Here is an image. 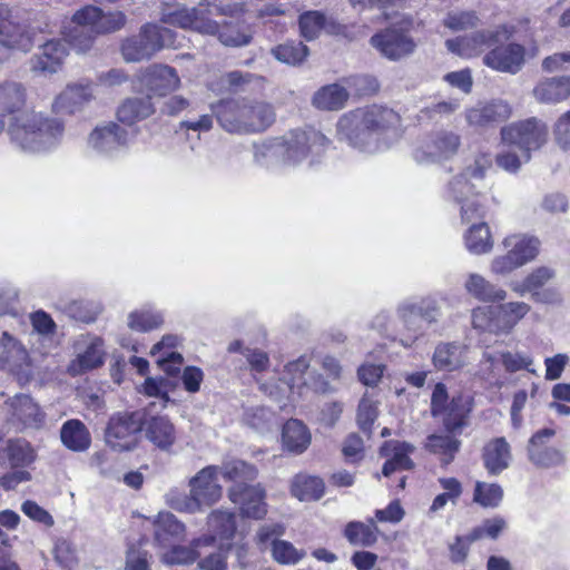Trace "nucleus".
Returning <instances> with one entry per match:
<instances>
[{"label": "nucleus", "instance_id": "obj_1", "mask_svg": "<svg viewBox=\"0 0 570 570\" xmlns=\"http://www.w3.org/2000/svg\"><path fill=\"white\" fill-rule=\"evenodd\" d=\"M27 90L18 81L0 83V117H9L7 128L12 145L26 153H42L57 147L63 136V124L38 112L21 114Z\"/></svg>", "mask_w": 570, "mask_h": 570}, {"label": "nucleus", "instance_id": "obj_2", "mask_svg": "<svg viewBox=\"0 0 570 570\" xmlns=\"http://www.w3.org/2000/svg\"><path fill=\"white\" fill-rule=\"evenodd\" d=\"M509 37L508 29L499 26L470 36L449 39L445 46L449 51L463 58L480 56L485 49L491 48L483 56V63L492 70L515 75L525 63V48L515 42L499 45Z\"/></svg>", "mask_w": 570, "mask_h": 570}, {"label": "nucleus", "instance_id": "obj_3", "mask_svg": "<svg viewBox=\"0 0 570 570\" xmlns=\"http://www.w3.org/2000/svg\"><path fill=\"white\" fill-rule=\"evenodd\" d=\"M399 125L400 116L394 110L373 105L344 114L337 121V135L353 147L376 153L386 147L384 136Z\"/></svg>", "mask_w": 570, "mask_h": 570}, {"label": "nucleus", "instance_id": "obj_4", "mask_svg": "<svg viewBox=\"0 0 570 570\" xmlns=\"http://www.w3.org/2000/svg\"><path fill=\"white\" fill-rule=\"evenodd\" d=\"M217 122L228 134H258L269 128L276 111L272 104L247 98L224 99L212 105Z\"/></svg>", "mask_w": 570, "mask_h": 570}, {"label": "nucleus", "instance_id": "obj_5", "mask_svg": "<svg viewBox=\"0 0 570 570\" xmlns=\"http://www.w3.org/2000/svg\"><path fill=\"white\" fill-rule=\"evenodd\" d=\"M309 366V361L306 356H301L297 360L289 362L285 366L284 379L278 384L261 383V390L268 394L279 404L283 410L287 406L286 401L295 402V389L297 395H302V387L309 386L314 392L321 394L333 393L336 389L321 375H309V380L305 379L306 371Z\"/></svg>", "mask_w": 570, "mask_h": 570}, {"label": "nucleus", "instance_id": "obj_6", "mask_svg": "<svg viewBox=\"0 0 570 570\" xmlns=\"http://www.w3.org/2000/svg\"><path fill=\"white\" fill-rule=\"evenodd\" d=\"M328 139L318 130L308 128L293 130L285 144L281 141L255 146V159L262 163L263 158L285 151V158L291 164H298L309 155L320 156L328 145Z\"/></svg>", "mask_w": 570, "mask_h": 570}, {"label": "nucleus", "instance_id": "obj_7", "mask_svg": "<svg viewBox=\"0 0 570 570\" xmlns=\"http://www.w3.org/2000/svg\"><path fill=\"white\" fill-rule=\"evenodd\" d=\"M501 246L504 253L495 255L489 268L493 276L507 277L538 257L541 242L533 235L515 233L507 235Z\"/></svg>", "mask_w": 570, "mask_h": 570}, {"label": "nucleus", "instance_id": "obj_8", "mask_svg": "<svg viewBox=\"0 0 570 570\" xmlns=\"http://www.w3.org/2000/svg\"><path fill=\"white\" fill-rule=\"evenodd\" d=\"M219 466L207 465L198 471L188 482L189 497L171 500L174 509L196 513L203 510V507L215 504L223 493V488L218 483Z\"/></svg>", "mask_w": 570, "mask_h": 570}, {"label": "nucleus", "instance_id": "obj_9", "mask_svg": "<svg viewBox=\"0 0 570 570\" xmlns=\"http://www.w3.org/2000/svg\"><path fill=\"white\" fill-rule=\"evenodd\" d=\"M171 30L155 23H145L139 32L121 41L120 52L126 62L149 60L165 47Z\"/></svg>", "mask_w": 570, "mask_h": 570}, {"label": "nucleus", "instance_id": "obj_10", "mask_svg": "<svg viewBox=\"0 0 570 570\" xmlns=\"http://www.w3.org/2000/svg\"><path fill=\"white\" fill-rule=\"evenodd\" d=\"M411 22L401 21L374 33L371 46L387 60L399 61L411 56L416 42L410 35Z\"/></svg>", "mask_w": 570, "mask_h": 570}, {"label": "nucleus", "instance_id": "obj_11", "mask_svg": "<svg viewBox=\"0 0 570 570\" xmlns=\"http://www.w3.org/2000/svg\"><path fill=\"white\" fill-rule=\"evenodd\" d=\"M500 134L505 147H515L531 155L547 142L548 126L543 120L531 117L502 127Z\"/></svg>", "mask_w": 570, "mask_h": 570}, {"label": "nucleus", "instance_id": "obj_12", "mask_svg": "<svg viewBox=\"0 0 570 570\" xmlns=\"http://www.w3.org/2000/svg\"><path fill=\"white\" fill-rule=\"evenodd\" d=\"M397 316L404 327L411 333L406 340H401L402 345L411 346L423 334V323H435L441 316V308L436 299L426 297L419 301L406 299L397 307Z\"/></svg>", "mask_w": 570, "mask_h": 570}, {"label": "nucleus", "instance_id": "obj_13", "mask_svg": "<svg viewBox=\"0 0 570 570\" xmlns=\"http://www.w3.org/2000/svg\"><path fill=\"white\" fill-rule=\"evenodd\" d=\"M160 20L164 23L184 30H193L200 35L215 36L218 33V22L209 18V9L176 4L163 8Z\"/></svg>", "mask_w": 570, "mask_h": 570}, {"label": "nucleus", "instance_id": "obj_14", "mask_svg": "<svg viewBox=\"0 0 570 570\" xmlns=\"http://www.w3.org/2000/svg\"><path fill=\"white\" fill-rule=\"evenodd\" d=\"M144 414L126 412L112 416L106 430V442L115 451H130L137 445V433L142 430Z\"/></svg>", "mask_w": 570, "mask_h": 570}, {"label": "nucleus", "instance_id": "obj_15", "mask_svg": "<svg viewBox=\"0 0 570 570\" xmlns=\"http://www.w3.org/2000/svg\"><path fill=\"white\" fill-rule=\"evenodd\" d=\"M100 17V8L86 6L76 11L71 19L72 27L63 32L67 42L78 52H87L94 45Z\"/></svg>", "mask_w": 570, "mask_h": 570}, {"label": "nucleus", "instance_id": "obj_16", "mask_svg": "<svg viewBox=\"0 0 570 570\" xmlns=\"http://www.w3.org/2000/svg\"><path fill=\"white\" fill-rule=\"evenodd\" d=\"M492 166V158L489 154H479L473 163L464 171L455 176L449 184V191L453 199H462L464 190L475 195H482L488 185L484 181L485 173Z\"/></svg>", "mask_w": 570, "mask_h": 570}, {"label": "nucleus", "instance_id": "obj_17", "mask_svg": "<svg viewBox=\"0 0 570 570\" xmlns=\"http://www.w3.org/2000/svg\"><path fill=\"white\" fill-rule=\"evenodd\" d=\"M228 498L239 507L243 517L261 520L267 513L266 491L261 483L234 484L228 489Z\"/></svg>", "mask_w": 570, "mask_h": 570}, {"label": "nucleus", "instance_id": "obj_18", "mask_svg": "<svg viewBox=\"0 0 570 570\" xmlns=\"http://www.w3.org/2000/svg\"><path fill=\"white\" fill-rule=\"evenodd\" d=\"M208 535L195 540L196 548L210 547L217 543L230 549L236 533L235 514L220 509L213 511L208 515Z\"/></svg>", "mask_w": 570, "mask_h": 570}, {"label": "nucleus", "instance_id": "obj_19", "mask_svg": "<svg viewBox=\"0 0 570 570\" xmlns=\"http://www.w3.org/2000/svg\"><path fill=\"white\" fill-rule=\"evenodd\" d=\"M9 420L23 429L39 430L46 423V413L40 405L27 394H18L7 403Z\"/></svg>", "mask_w": 570, "mask_h": 570}, {"label": "nucleus", "instance_id": "obj_20", "mask_svg": "<svg viewBox=\"0 0 570 570\" xmlns=\"http://www.w3.org/2000/svg\"><path fill=\"white\" fill-rule=\"evenodd\" d=\"M460 145L461 139L458 134L439 131L430 141L415 149L414 159L423 165L448 159L456 154Z\"/></svg>", "mask_w": 570, "mask_h": 570}, {"label": "nucleus", "instance_id": "obj_21", "mask_svg": "<svg viewBox=\"0 0 570 570\" xmlns=\"http://www.w3.org/2000/svg\"><path fill=\"white\" fill-rule=\"evenodd\" d=\"M554 435L553 429L546 428L531 436L528 444V456L534 465L550 468L564 461L562 451L549 444Z\"/></svg>", "mask_w": 570, "mask_h": 570}, {"label": "nucleus", "instance_id": "obj_22", "mask_svg": "<svg viewBox=\"0 0 570 570\" xmlns=\"http://www.w3.org/2000/svg\"><path fill=\"white\" fill-rule=\"evenodd\" d=\"M94 99L95 89L91 82H72L56 97L52 108L57 114L72 115L81 111Z\"/></svg>", "mask_w": 570, "mask_h": 570}, {"label": "nucleus", "instance_id": "obj_23", "mask_svg": "<svg viewBox=\"0 0 570 570\" xmlns=\"http://www.w3.org/2000/svg\"><path fill=\"white\" fill-rule=\"evenodd\" d=\"M512 115L511 106L502 100L494 99L488 102H479L466 109L465 119L475 128H488L494 124L505 121Z\"/></svg>", "mask_w": 570, "mask_h": 570}, {"label": "nucleus", "instance_id": "obj_24", "mask_svg": "<svg viewBox=\"0 0 570 570\" xmlns=\"http://www.w3.org/2000/svg\"><path fill=\"white\" fill-rule=\"evenodd\" d=\"M139 81L142 87L157 96H165L180 87L177 71L166 65H153L146 68L140 73Z\"/></svg>", "mask_w": 570, "mask_h": 570}, {"label": "nucleus", "instance_id": "obj_25", "mask_svg": "<svg viewBox=\"0 0 570 570\" xmlns=\"http://www.w3.org/2000/svg\"><path fill=\"white\" fill-rule=\"evenodd\" d=\"M142 430L146 439L158 450L171 453L177 442L174 423L165 415L142 417Z\"/></svg>", "mask_w": 570, "mask_h": 570}, {"label": "nucleus", "instance_id": "obj_26", "mask_svg": "<svg viewBox=\"0 0 570 570\" xmlns=\"http://www.w3.org/2000/svg\"><path fill=\"white\" fill-rule=\"evenodd\" d=\"M66 41L50 40L43 43L30 60L31 70L43 76L57 72L68 56Z\"/></svg>", "mask_w": 570, "mask_h": 570}, {"label": "nucleus", "instance_id": "obj_27", "mask_svg": "<svg viewBox=\"0 0 570 570\" xmlns=\"http://www.w3.org/2000/svg\"><path fill=\"white\" fill-rule=\"evenodd\" d=\"M33 46L31 32L10 20H0V62L9 58L11 50L29 51Z\"/></svg>", "mask_w": 570, "mask_h": 570}, {"label": "nucleus", "instance_id": "obj_28", "mask_svg": "<svg viewBox=\"0 0 570 570\" xmlns=\"http://www.w3.org/2000/svg\"><path fill=\"white\" fill-rule=\"evenodd\" d=\"M126 144V130L115 122L96 127L88 138V146L101 155H110Z\"/></svg>", "mask_w": 570, "mask_h": 570}, {"label": "nucleus", "instance_id": "obj_29", "mask_svg": "<svg viewBox=\"0 0 570 570\" xmlns=\"http://www.w3.org/2000/svg\"><path fill=\"white\" fill-rule=\"evenodd\" d=\"M463 288L469 296L483 303H499L508 297V292L504 288L476 272L465 275Z\"/></svg>", "mask_w": 570, "mask_h": 570}, {"label": "nucleus", "instance_id": "obj_30", "mask_svg": "<svg viewBox=\"0 0 570 570\" xmlns=\"http://www.w3.org/2000/svg\"><path fill=\"white\" fill-rule=\"evenodd\" d=\"M532 96L542 105H557L570 98V76L544 78L532 89Z\"/></svg>", "mask_w": 570, "mask_h": 570}, {"label": "nucleus", "instance_id": "obj_31", "mask_svg": "<svg viewBox=\"0 0 570 570\" xmlns=\"http://www.w3.org/2000/svg\"><path fill=\"white\" fill-rule=\"evenodd\" d=\"M302 37L312 41L316 39L322 30L330 35H341L344 27L336 22L333 18H327L323 12L311 10L302 13L298 19Z\"/></svg>", "mask_w": 570, "mask_h": 570}, {"label": "nucleus", "instance_id": "obj_32", "mask_svg": "<svg viewBox=\"0 0 570 570\" xmlns=\"http://www.w3.org/2000/svg\"><path fill=\"white\" fill-rule=\"evenodd\" d=\"M415 448L401 441H389L385 442L381 448V455L389 458L384 463L382 473L385 476L391 475L397 470H411L414 468V463L410 458V454L414 452Z\"/></svg>", "mask_w": 570, "mask_h": 570}, {"label": "nucleus", "instance_id": "obj_33", "mask_svg": "<svg viewBox=\"0 0 570 570\" xmlns=\"http://www.w3.org/2000/svg\"><path fill=\"white\" fill-rule=\"evenodd\" d=\"M497 327L500 334H509L529 314L530 304L523 301L501 302L494 305Z\"/></svg>", "mask_w": 570, "mask_h": 570}, {"label": "nucleus", "instance_id": "obj_34", "mask_svg": "<svg viewBox=\"0 0 570 570\" xmlns=\"http://www.w3.org/2000/svg\"><path fill=\"white\" fill-rule=\"evenodd\" d=\"M178 344V336L165 335L150 350L151 356L168 375H175L183 364L181 354L174 352L173 348Z\"/></svg>", "mask_w": 570, "mask_h": 570}, {"label": "nucleus", "instance_id": "obj_35", "mask_svg": "<svg viewBox=\"0 0 570 570\" xmlns=\"http://www.w3.org/2000/svg\"><path fill=\"white\" fill-rule=\"evenodd\" d=\"M557 276V271L547 265L532 268L521 282H512L510 288L519 296L532 294L551 283Z\"/></svg>", "mask_w": 570, "mask_h": 570}, {"label": "nucleus", "instance_id": "obj_36", "mask_svg": "<svg viewBox=\"0 0 570 570\" xmlns=\"http://www.w3.org/2000/svg\"><path fill=\"white\" fill-rule=\"evenodd\" d=\"M0 363L10 371H20L29 365L27 350L7 332H3L0 340Z\"/></svg>", "mask_w": 570, "mask_h": 570}, {"label": "nucleus", "instance_id": "obj_37", "mask_svg": "<svg viewBox=\"0 0 570 570\" xmlns=\"http://www.w3.org/2000/svg\"><path fill=\"white\" fill-rule=\"evenodd\" d=\"M60 440L68 450L73 452H85L91 444L89 430L77 419H70L62 424Z\"/></svg>", "mask_w": 570, "mask_h": 570}, {"label": "nucleus", "instance_id": "obj_38", "mask_svg": "<svg viewBox=\"0 0 570 570\" xmlns=\"http://www.w3.org/2000/svg\"><path fill=\"white\" fill-rule=\"evenodd\" d=\"M311 433L302 421L291 419L284 424L282 442L288 452L294 454L305 452L311 444Z\"/></svg>", "mask_w": 570, "mask_h": 570}, {"label": "nucleus", "instance_id": "obj_39", "mask_svg": "<svg viewBox=\"0 0 570 570\" xmlns=\"http://www.w3.org/2000/svg\"><path fill=\"white\" fill-rule=\"evenodd\" d=\"M348 92L338 83L321 87L312 97V106L318 110L336 111L344 108Z\"/></svg>", "mask_w": 570, "mask_h": 570}, {"label": "nucleus", "instance_id": "obj_40", "mask_svg": "<svg viewBox=\"0 0 570 570\" xmlns=\"http://www.w3.org/2000/svg\"><path fill=\"white\" fill-rule=\"evenodd\" d=\"M466 250L472 255H485L493 248L494 242L487 223L471 225L463 235Z\"/></svg>", "mask_w": 570, "mask_h": 570}, {"label": "nucleus", "instance_id": "obj_41", "mask_svg": "<svg viewBox=\"0 0 570 570\" xmlns=\"http://www.w3.org/2000/svg\"><path fill=\"white\" fill-rule=\"evenodd\" d=\"M484 465L489 473L497 475L508 469L511 461L510 445L504 438L495 439L484 448Z\"/></svg>", "mask_w": 570, "mask_h": 570}, {"label": "nucleus", "instance_id": "obj_42", "mask_svg": "<svg viewBox=\"0 0 570 570\" xmlns=\"http://www.w3.org/2000/svg\"><path fill=\"white\" fill-rule=\"evenodd\" d=\"M465 350L456 343H441L435 347L433 364L440 371H455L465 364Z\"/></svg>", "mask_w": 570, "mask_h": 570}, {"label": "nucleus", "instance_id": "obj_43", "mask_svg": "<svg viewBox=\"0 0 570 570\" xmlns=\"http://www.w3.org/2000/svg\"><path fill=\"white\" fill-rule=\"evenodd\" d=\"M104 341L100 337H90L86 351L69 365V373L77 375L98 367L104 363Z\"/></svg>", "mask_w": 570, "mask_h": 570}, {"label": "nucleus", "instance_id": "obj_44", "mask_svg": "<svg viewBox=\"0 0 570 570\" xmlns=\"http://www.w3.org/2000/svg\"><path fill=\"white\" fill-rule=\"evenodd\" d=\"M155 112V107L149 96L134 97L125 100L117 111L119 121L132 125L141 121Z\"/></svg>", "mask_w": 570, "mask_h": 570}, {"label": "nucleus", "instance_id": "obj_45", "mask_svg": "<svg viewBox=\"0 0 570 570\" xmlns=\"http://www.w3.org/2000/svg\"><path fill=\"white\" fill-rule=\"evenodd\" d=\"M324 491L325 484L321 478L297 474L292 480L291 493L299 501L320 500Z\"/></svg>", "mask_w": 570, "mask_h": 570}, {"label": "nucleus", "instance_id": "obj_46", "mask_svg": "<svg viewBox=\"0 0 570 570\" xmlns=\"http://www.w3.org/2000/svg\"><path fill=\"white\" fill-rule=\"evenodd\" d=\"M441 414L443 425L449 433L455 434L465 425V419L470 412V405L463 396L452 397Z\"/></svg>", "mask_w": 570, "mask_h": 570}, {"label": "nucleus", "instance_id": "obj_47", "mask_svg": "<svg viewBox=\"0 0 570 570\" xmlns=\"http://www.w3.org/2000/svg\"><path fill=\"white\" fill-rule=\"evenodd\" d=\"M154 525L155 540L163 546H166L169 538L179 540L185 535V525L170 512H160Z\"/></svg>", "mask_w": 570, "mask_h": 570}, {"label": "nucleus", "instance_id": "obj_48", "mask_svg": "<svg viewBox=\"0 0 570 570\" xmlns=\"http://www.w3.org/2000/svg\"><path fill=\"white\" fill-rule=\"evenodd\" d=\"M461 442L452 434H432L426 439V449L449 464L460 449Z\"/></svg>", "mask_w": 570, "mask_h": 570}, {"label": "nucleus", "instance_id": "obj_49", "mask_svg": "<svg viewBox=\"0 0 570 570\" xmlns=\"http://www.w3.org/2000/svg\"><path fill=\"white\" fill-rule=\"evenodd\" d=\"M1 453L12 468L29 465L35 460V451L24 439L8 440Z\"/></svg>", "mask_w": 570, "mask_h": 570}, {"label": "nucleus", "instance_id": "obj_50", "mask_svg": "<svg viewBox=\"0 0 570 570\" xmlns=\"http://www.w3.org/2000/svg\"><path fill=\"white\" fill-rule=\"evenodd\" d=\"M309 50L301 41H287L271 49V55L279 62L299 66L308 56Z\"/></svg>", "mask_w": 570, "mask_h": 570}, {"label": "nucleus", "instance_id": "obj_51", "mask_svg": "<svg viewBox=\"0 0 570 570\" xmlns=\"http://www.w3.org/2000/svg\"><path fill=\"white\" fill-rule=\"evenodd\" d=\"M219 473L223 474L224 479L234 481L237 484L255 480L257 469L243 460L233 459L223 462L219 466Z\"/></svg>", "mask_w": 570, "mask_h": 570}, {"label": "nucleus", "instance_id": "obj_52", "mask_svg": "<svg viewBox=\"0 0 570 570\" xmlns=\"http://www.w3.org/2000/svg\"><path fill=\"white\" fill-rule=\"evenodd\" d=\"M376 525L374 520L368 523L350 522L345 528V537L353 544L372 546L376 541Z\"/></svg>", "mask_w": 570, "mask_h": 570}, {"label": "nucleus", "instance_id": "obj_53", "mask_svg": "<svg viewBox=\"0 0 570 570\" xmlns=\"http://www.w3.org/2000/svg\"><path fill=\"white\" fill-rule=\"evenodd\" d=\"M514 147H507L495 156V163L502 170L517 174L522 165L527 164L531 159V155L528 151L513 150Z\"/></svg>", "mask_w": 570, "mask_h": 570}, {"label": "nucleus", "instance_id": "obj_54", "mask_svg": "<svg viewBox=\"0 0 570 570\" xmlns=\"http://www.w3.org/2000/svg\"><path fill=\"white\" fill-rule=\"evenodd\" d=\"M379 416V402L375 401L368 393H365L361 399L357 407V423L361 430L368 435L372 432V426Z\"/></svg>", "mask_w": 570, "mask_h": 570}, {"label": "nucleus", "instance_id": "obj_55", "mask_svg": "<svg viewBox=\"0 0 570 570\" xmlns=\"http://www.w3.org/2000/svg\"><path fill=\"white\" fill-rule=\"evenodd\" d=\"M493 307V305H482L472 309L471 324L473 328L500 335L499 328L497 327V314Z\"/></svg>", "mask_w": 570, "mask_h": 570}, {"label": "nucleus", "instance_id": "obj_56", "mask_svg": "<svg viewBox=\"0 0 570 570\" xmlns=\"http://www.w3.org/2000/svg\"><path fill=\"white\" fill-rule=\"evenodd\" d=\"M503 498V491L495 483H485L478 481L475 484L473 501L484 508H495Z\"/></svg>", "mask_w": 570, "mask_h": 570}, {"label": "nucleus", "instance_id": "obj_57", "mask_svg": "<svg viewBox=\"0 0 570 570\" xmlns=\"http://www.w3.org/2000/svg\"><path fill=\"white\" fill-rule=\"evenodd\" d=\"M160 313L149 309L135 311L128 316V326L137 332H148L163 323Z\"/></svg>", "mask_w": 570, "mask_h": 570}, {"label": "nucleus", "instance_id": "obj_58", "mask_svg": "<svg viewBox=\"0 0 570 570\" xmlns=\"http://www.w3.org/2000/svg\"><path fill=\"white\" fill-rule=\"evenodd\" d=\"M464 190L462 199H454L461 204V219L462 222L470 223L474 219L482 218L485 214L484 204L481 203L479 197L481 195L472 194L471 191Z\"/></svg>", "mask_w": 570, "mask_h": 570}, {"label": "nucleus", "instance_id": "obj_59", "mask_svg": "<svg viewBox=\"0 0 570 570\" xmlns=\"http://www.w3.org/2000/svg\"><path fill=\"white\" fill-rule=\"evenodd\" d=\"M198 549L199 548L195 547V541L193 542L191 549L187 547L175 546L169 551L164 552L160 559L164 563L169 566L189 564L202 556V552L198 551Z\"/></svg>", "mask_w": 570, "mask_h": 570}, {"label": "nucleus", "instance_id": "obj_60", "mask_svg": "<svg viewBox=\"0 0 570 570\" xmlns=\"http://www.w3.org/2000/svg\"><path fill=\"white\" fill-rule=\"evenodd\" d=\"M507 522L501 517L487 519L481 525L474 528L468 533L469 541H478L482 538L497 539L500 533L505 529Z\"/></svg>", "mask_w": 570, "mask_h": 570}, {"label": "nucleus", "instance_id": "obj_61", "mask_svg": "<svg viewBox=\"0 0 570 570\" xmlns=\"http://www.w3.org/2000/svg\"><path fill=\"white\" fill-rule=\"evenodd\" d=\"M272 554L274 560L282 564H295L305 556L304 551L297 550L285 540H273Z\"/></svg>", "mask_w": 570, "mask_h": 570}, {"label": "nucleus", "instance_id": "obj_62", "mask_svg": "<svg viewBox=\"0 0 570 570\" xmlns=\"http://www.w3.org/2000/svg\"><path fill=\"white\" fill-rule=\"evenodd\" d=\"M444 24L453 31L473 29L479 24V17L475 11H454L448 13Z\"/></svg>", "mask_w": 570, "mask_h": 570}, {"label": "nucleus", "instance_id": "obj_63", "mask_svg": "<svg viewBox=\"0 0 570 570\" xmlns=\"http://www.w3.org/2000/svg\"><path fill=\"white\" fill-rule=\"evenodd\" d=\"M127 17L122 11L104 12L100 9L97 35H106L119 31L125 27Z\"/></svg>", "mask_w": 570, "mask_h": 570}, {"label": "nucleus", "instance_id": "obj_64", "mask_svg": "<svg viewBox=\"0 0 570 570\" xmlns=\"http://www.w3.org/2000/svg\"><path fill=\"white\" fill-rule=\"evenodd\" d=\"M552 132L556 145L562 150H570V109L558 117Z\"/></svg>", "mask_w": 570, "mask_h": 570}]
</instances>
